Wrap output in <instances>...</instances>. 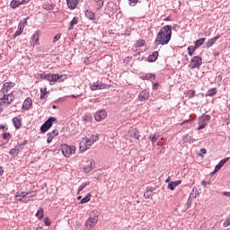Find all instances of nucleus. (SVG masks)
I'll return each mask as SVG.
<instances>
[{
	"label": "nucleus",
	"mask_w": 230,
	"mask_h": 230,
	"mask_svg": "<svg viewBox=\"0 0 230 230\" xmlns=\"http://www.w3.org/2000/svg\"><path fill=\"white\" fill-rule=\"evenodd\" d=\"M105 118H107V111L105 110H101L94 114V119L96 121H103Z\"/></svg>",
	"instance_id": "9"
},
{
	"label": "nucleus",
	"mask_w": 230,
	"mask_h": 230,
	"mask_svg": "<svg viewBox=\"0 0 230 230\" xmlns=\"http://www.w3.org/2000/svg\"><path fill=\"white\" fill-rule=\"evenodd\" d=\"M145 199H153L154 197V188L146 187L144 193Z\"/></svg>",
	"instance_id": "16"
},
{
	"label": "nucleus",
	"mask_w": 230,
	"mask_h": 230,
	"mask_svg": "<svg viewBox=\"0 0 230 230\" xmlns=\"http://www.w3.org/2000/svg\"><path fill=\"white\" fill-rule=\"evenodd\" d=\"M204 42H206V38H201L199 40H197L194 47H196V49H199V48H200V46H202V44H204Z\"/></svg>",
	"instance_id": "30"
},
{
	"label": "nucleus",
	"mask_w": 230,
	"mask_h": 230,
	"mask_svg": "<svg viewBox=\"0 0 230 230\" xmlns=\"http://www.w3.org/2000/svg\"><path fill=\"white\" fill-rule=\"evenodd\" d=\"M186 123H191V119H185L180 125L182 127V125H186Z\"/></svg>",
	"instance_id": "55"
},
{
	"label": "nucleus",
	"mask_w": 230,
	"mask_h": 230,
	"mask_svg": "<svg viewBox=\"0 0 230 230\" xmlns=\"http://www.w3.org/2000/svg\"><path fill=\"white\" fill-rule=\"evenodd\" d=\"M32 105H33V101L31 100V98L29 97L24 100L22 109L23 111H30Z\"/></svg>",
	"instance_id": "11"
},
{
	"label": "nucleus",
	"mask_w": 230,
	"mask_h": 230,
	"mask_svg": "<svg viewBox=\"0 0 230 230\" xmlns=\"http://www.w3.org/2000/svg\"><path fill=\"white\" fill-rule=\"evenodd\" d=\"M96 224H98V217H90L85 222L86 227H90V229H93V227H94V226H96Z\"/></svg>",
	"instance_id": "12"
},
{
	"label": "nucleus",
	"mask_w": 230,
	"mask_h": 230,
	"mask_svg": "<svg viewBox=\"0 0 230 230\" xmlns=\"http://www.w3.org/2000/svg\"><path fill=\"white\" fill-rule=\"evenodd\" d=\"M129 136H131V137L135 139V141H137V139H139L140 137L139 131L137 128L131 129L129 131Z\"/></svg>",
	"instance_id": "20"
},
{
	"label": "nucleus",
	"mask_w": 230,
	"mask_h": 230,
	"mask_svg": "<svg viewBox=\"0 0 230 230\" xmlns=\"http://www.w3.org/2000/svg\"><path fill=\"white\" fill-rule=\"evenodd\" d=\"M43 9L47 11H51L55 9V5L53 4H43Z\"/></svg>",
	"instance_id": "35"
},
{
	"label": "nucleus",
	"mask_w": 230,
	"mask_h": 230,
	"mask_svg": "<svg viewBox=\"0 0 230 230\" xmlns=\"http://www.w3.org/2000/svg\"><path fill=\"white\" fill-rule=\"evenodd\" d=\"M148 98H150V92L145 90L142 91L139 94H138V100L139 102H146V100H148Z\"/></svg>",
	"instance_id": "13"
},
{
	"label": "nucleus",
	"mask_w": 230,
	"mask_h": 230,
	"mask_svg": "<svg viewBox=\"0 0 230 230\" xmlns=\"http://www.w3.org/2000/svg\"><path fill=\"white\" fill-rule=\"evenodd\" d=\"M10 6L13 8V10H15L21 6V1L13 0L10 4Z\"/></svg>",
	"instance_id": "26"
},
{
	"label": "nucleus",
	"mask_w": 230,
	"mask_h": 230,
	"mask_svg": "<svg viewBox=\"0 0 230 230\" xmlns=\"http://www.w3.org/2000/svg\"><path fill=\"white\" fill-rule=\"evenodd\" d=\"M39 32L36 31L34 34H32L31 38V43L33 44V46H39L40 44V42L39 41Z\"/></svg>",
	"instance_id": "17"
},
{
	"label": "nucleus",
	"mask_w": 230,
	"mask_h": 230,
	"mask_svg": "<svg viewBox=\"0 0 230 230\" xmlns=\"http://www.w3.org/2000/svg\"><path fill=\"white\" fill-rule=\"evenodd\" d=\"M100 139V137L98 135H92L90 138L84 137V143H90L91 145L96 143Z\"/></svg>",
	"instance_id": "14"
},
{
	"label": "nucleus",
	"mask_w": 230,
	"mask_h": 230,
	"mask_svg": "<svg viewBox=\"0 0 230 230\" xmlns=\"http://www.w3.org/2000/svg\"><path fill=\"white\" fill-rule=\"evenodd\" d=\"M139 0H129V6H134L135 4H137V2Z\"/></svg>",
	"instance_id": "50"
},
{
	"label": "nucleus",
	"mask_w": 230,
	"mask_h": 230,
	"mask_svg": "<svg viewBox=\"0 0 230 230\" xmlns=\"http://www.w3.org/2000/svg\"><path fill=\"white\" fill-rule=\"evenodd\" d=\"M3 139H5L6 141H10V139H12V134H10V132L4 133Z\"/></svg>",
	"instance_id": "41"
},
{
	"label": "nucleus",
	"mask_w": 230,
	"mask_h": 230,
	"mask_svg": "<svg viewBox=\"0 0 230 230\" xmlns=\"http://www.w3.org/2000/svg\"><path fill=\"white\" fill-rule=\"evenodd\" d=\"M197 50V47L194 46H189L188 47V51H189V55L190 57H193V54L195 53V51Z\"/></svg>",
	"instance_id": "32"
},
{
	"label": "nucleus",
	"mask_w": 230,
	"mask_h": 230,
	"mask_svg": "<svg viewBox=\"0 0 230 230\" xmlns=\"http://www.w3.org/2000/svg\"><path fill=\"white\" fill-rule=\"evenodd\" d=\"M211 119V116L203 114L198 119V130H202L205 127H208V122Z\"/></svg>",
	"instance_id": "4"
},
{
	"label": "nucleus",
	"mask_w": 230,
	"mask_h": 230,
	"mask_svg": "<svg viewBox=\"0 0 230 230\" xmlns=\"http://www.w3.org/2000/svg\"><path fill=\"white\" fill-rule=\"evenodd\" d=\"M44 225L47 226V227H49V226H51V220H49V217H45L44 220Z\"/></svg>",
	"instance_id": "44"
},
{
	"label": "nucleus",
	"mask_w": 230,
	"mask_h": 230,
	"mask_svg": "<svg viewBox=\"0 0 230 230\" xmlns=\"http://www.w3.org/2000/svg\"><path fill=\"white\" fill-rule=\"evenodd\" d=\"M159 57V52L155 51L149 57L147 58L148 62H155L157 60V58Z\"/></svg>",
	"instance_id": "23"
},
{
	"label": "nucleus",
	"mask_w": 230,
	"mask_h": 230,
	"mask_svg": "<svg viewBox=\"0 0 230 230\" xmlns=\"http://www.w3.org/2000/svg\"><path fill=\"white\" fill-rule=\"evenodd\" d=\"M142 80H155V75L154 74H146L145 75H142Z\"/></svg>",
	"instance_id": "28"
},
{
	"label": "nucleus",
	"mask_w": 230,
	"mask_h": 230,
	"mask_svg": "<svg viewBox=\"0 0 230 230\" xmlns=\"http://www.w3.org/2000/svg\"><path fill=\"white\" fill-rule=\"evenodd\" d=\"M201 185L204 186V188H206V185H207L206 181H201Z\"/></svg>",
	"instance_id": "64"
},
{
	"label": "nucleus",
	"mask_w": 230,
	"mask_h": 230,
	"mask_svg": "<svg viewBox=\"0 0 230 230\" xmlns=\"http://www.w3.org/2000/svg\"><path fill=\"white\" fill-rule=\"evenodd\" d=\"M227 161H229V157L222 159L218 164H219V165H221V167H223L224 164H226V163H227Z\"/></svg>",
	"instance_id": "46"
},
{
	"label": "nucleus",
	"mask_w": 230,
	"mask_h": 230,
	"mask_svg": "<svg viewBox=\"0 0 230 230\" xmlns=\"http://www.w3.org/2000/svg\"><path fill=\"white\" fill-rule=\"evenodd\" d=\"M0 130H8V128H6V126L1 124L0 125Z\"/></svg>",
	"instance_id": "58"
},
{
	"label": "nucleus",
	"mask_w": 230,
	"mask_h": 230,
	"mask_svg": "<svg viewBox=\"0 0 230 230\" xmlns=\"http://www.w3.org/2000/svg\"><path fill=\"white\" fill-rule=\"evenodd\" d=\"M22 119L21 118V116H17L13 119V123L16 129H19L22 127Z\"/></svg>",
	"instance_id": "15"
},
{
	"label": "nucleus",
	"mask_w": 230,
	"mask_h": 230,
	"mask_svg": "<svg viewBox=\"0 0 230 230\" xmlns=\"http://www.w3.org/2000/svg\"><path fill=\"white\" fill-rule=\"evenodd\" d=\"M75 24H78V18L74 17L69 23L68 31H71V30H73V26H75Z\"/></svg>",
	"instance_id": "31"
},
{
	"label": "nucleus",
	"mask_w": 230,
	"mask_h": 230,
	"mask_svg": "<svg viewBox=\"0 0 230 230\" xmlns=\"http://www.w3.org/2000/svg\"><path fill=\"white\" fill-rule=\"evenodd\" d=\"M172 40V26L165 25L162 27L156 35L155 46H166Z\"/></svg>",
	"instance_id": "1"
},
{
	"label": "nucleus",
	"mask_w": 230,
	"mask_h": 230,
	"mask_svg": "<svg viewBox=\"0 0 230 230\" xmlns=\"http://www.w3.org/2000/svg\"><path fill=\"white\" fill-rule=\"evenodd\" d=\"M182 181L181 180H177L176 181H171L167 188L168 190H171V191H173V190H175V188H177V186H179V184H181Z\"/></svg>",
	"instance_id": "18"
},
{
	"label": "nucleus",
	"mask_w": 230,
	"mask_h": 230,
	"mask_svg": "<svg viewBox=\"0 0 230 230\" xmlns=\"http://www.w3.org/2000/svg\"><path fill=\"white\" fill-rule=\"evenodd\" d=\"M58 134V129H54L51 133H49L48 136H52V137H57Z\"/></svg>",
	"instance_id": "47"
},
{
	"label": "nucleus",
	"mask_w": 230,
	"mask_h": 230,
	"mask_svg": "<svg viewBox=\"0 0 230 230\" xmlns=\"http://www.w3.org/2000/svg\"><path fill=\"white\" fill-rule=\"evenodd\" d=\"M218 39H220V36H216V37L208 40L207 44H206V48H211V46L216 44V42H217V40H218Z\"/></svg>",
	"instance_id": "22"
},
{
	"label": "nucleus",
	"mask_w": 230,
	"mask_h": 230,
	"mask_svg": "<svg viewBox=\"0 0 230 230\" xmlns=\"http://www.w3.org/2000/svg\"><path fill=\"white\" fill-rule=\"evenodd\" d=\"M205 154H208V151L206 150V148H201V149L199 150V153L198 154V155H199V157H204Z\"/></svg>",
	"instance_id": "43"
},
{
	"label": "nucleus",
	"mask_w": 230,
	"mask_h": 230,
	"mask_svg": "<svg viewBox=\"0 0 230 230\" xmlns=\"http://www.w3.org/2000/svg\"><path fill=\"white\" fill-rule=\"evenodd\" d=\"M19 152L20 149L15 146V148H13L9 151V154L10 155H12V157H17V155H19Z\"/></svg>",
	"instance_id": "29"
},
{
	"label": "nucleus",
	"mask_w": 230,
	"mask_h": 230,
	"mask_svg": "<svg viewBox=\"0 0 230 230\" xmlns=\"http://www.w3.org/2000/svg\"><path fill=\"white\" fill-rule=\"evenodd\" d=\"M4 173V170L3 169V166L0 165V175H3Z\"/></svg>",
	"instance_id": "63"
},
{
	"label": "nucleus",
	"mask_w": 230,
	"mask_h": 230,
	"mask_svg": "<svg viewBox=\"0 0 230 230\" xmlns=\"http://www.w3.org/2000/svg\"><path fill=\"white\" fill-rule=\"evenodd\" d=\"M89 184H91L90 181H85L84 183H82L79 187H78V193H80V191H82L84 190V188H85L86 186H89Z\"/></svg>",
	"instance_id": "39"
},
{
	"label": "nucleus",
	"mask_w": 230,
	"mask_h": 230,
	"mask_svg": "<svg viewBox=\"0 0 230 230\" xmlns=\"http://www.w3.org/2000/svg\"><path fill=\"white\" fill-rule=\"evenodd\" d=\"M187 97L188 98H194L195 97V90H189L187 92Z\"/></svg>",
	"instance_id": "42"
},
{
	"label": "nucleus",
	"mask_w": 230,
	"mask_h": 230,
	"mask_svg": "<svg viewBox=\"0 0 230 230\" xmlns=\"http://www.w3.org/2000/svg\"><path fill=\"white\" fill-rule=\"evenodd\" d=\"M31 0H22L20 1V6H22V4H28Z\"/></svg>",
	"instance_id": "52"
},
{
	"label": "nucleus",
	"mask_w": 230,
	"mask_h": 230,
	"mask_svg": "<svg viewBox=\"0 0 230 230\" xmlns=\"http://www.w3.org/2000/svg\"><path fill=\"white\" fill-rule=\"evenodd\" d=\"M217 94V88H212L207 92V96H215Z\"/></svg>",
	"instance_id": "40"
},
{
	"label": "nucleus",
	"mask_w": 230,
	"mask_h": 230,
	"mask_svg": "<svg viewBox=\"0 0 230 230\" xmlns=\"http://www.w3.org/2000/svg\"><path fill=\"white\" fill-rule=\"evenodd\" d=\"M53 121H57V118L50 117L40 128L41 132H48L53 127Z\"/></svg>",
	"instance_id": "6"
},
{
	"label": "nucleus",
	"mask_w": 230,
	"mask_h": 230,
	"mask_svg": "<svg viewBox=\"0 0 230 230\" xmlns=\"http://www.w3.org/2000/svg\"><path fill=\"white\" fill-rule=\"evenodd\" d=\"M202 66V58L195 56L191 58L189 67L190 69H199Z\"/></svg>",
	"instance_id": "5"
},
{
	"label": "nucleus",
	"mask_w": 230,
	"mask_h": 230,
	"mask_svg": "<svg viewBox=\"0 0 230 230\" xmlns=\"http://www.w3.org/2000/svg\"><path fill=\"white\" fill-rule=\"evenodd\" d=\"M111 87L110 84L95 82L93 84H90V88L92 91H98L102 89H109Z\"/></svg>",
	"instance_id": "7"
},
{
	"label": "nucleus",
	"mask_w": 230,
	"mask_h": 230,
	"mask_svg": "<svg viewBox=\"0 0 230 230\" xmlns=\"http://www.w3.org/2000/svg\"><path fill=\"white\" fill-rule=\"evenodd\" d=\"M89 148H91V145L87 146V145H80L79 146V151L81 153L85 152L86 150H89Z\"/></svg>",
	"instance_id": "36"
},
{
	"label": "nucleus",
	"mask_w": 230,
	"mask_h": 230,
	"mask_svg": "<svg viewBox=\"0 0 230 230\" xmlns=\"http://www.w3.org/2000/svg\"><path fill=\"white\" fill-rule=\"evenodd\" d=\"M13 87H15V83L13 82H7L3 84L0 91V102H2V103L10 105V103L15 100V97L12 93H8V92L12 91Z\"/></svg>",
	"instance_id": "2"
},
{
	"label": "nucleus",
	"mask_w": 230,
	"mask_h": 230,
	"mask_svg": "<svg viewBox=\"0 0 230 230\" xmlns=\"http://www.w3.org/2000/svg\"><path fill=\"white\" fill-rule=\"evenodd\" d=\"M60 37H62L61 34H57V35L54 37L53 42H57V41L60 39Z\"/></svg>",
	"instance_id": "54"
},
{
	"label": "nucleus",
	"mask_w": 230,
	"mask_h": 230,
	"mask_svg": "<svg viewBox=\"0 0 230 230\" xmlns=\"http://www.w3.org/2000/svg\"><path fill=\"white\" fill-rule=\"evenodd\" d=\"M222 169V165L220 164H217L216 166H215V172H218L219 170Z\"/></svg>",
	"instance_id": "53"
},
{
	"label": "nucleus",
	"mask_w": 230,
	"mask_h": 230,
	"mask_svg": "<svg viewBox=\"0 0 230 230\" xmlns=\"http://www.w3.org/2000/svg\"><path fill=\"white\" fill-rule=\"evenodd\" d=\"M223 195H224L225 197H230V191H229V192H227V191H223Z\"/></svg>",
	"instance_id": "62"
},
{
	"label": "nucleus",
	"mask_w": 230,
	"mask_h": 230,
	"mask_svg": "<svg viewBox=\"0 0 230 230\" xmlns=\"http://www.w3.org/2000/svg\"><path fill=\"white\" fill-rule=\"evenodd\" d=\"M35 217H37L39 220H42V218H44V208H40Z\"/></svg>",
	"instance_id": "27"
},
{
	"label": "nucleus",
	"mask_w": 230,
	"mask_h": 230,
	"mask_svg": "<svg viewBox=\"0 0 230 230\" xmlns=\"http://www.w3.org/2000/svg\"><path fill=\"white\" fill-rule=\"evenodd\" d=\"M23 26H26V24H28V19L24 18L22 23Z\"/></svg>",
	"instance_id": "59"
},
{
	"label": "nucleus",
	"mask_w": 230,
	"mask_h": 230,
	"mask_svg": "<svg viewBox=\"0 0 230 230\" xmlns=\"http://www.w3.org/2000/svg\"><path fill=\"white\" fill-rule=\"evenodd\" d=\"M53 74H46L45 80H48L51 85Z\"/></svg>",
	"instance_id": "45"
},
{
	"label": "nucleus",
	"mask_w": 230,
	"mask_h": 230,
	"mask_svg": "<svg viewBox=\"0 0 230 230\" xmlns=\"http://www.w3.org/2000/svg\"><path fill=\"white\" fill-rule=\"evenodd\" d=\"M40 78L46 80V74H40Z\"/></svg>",
	"instance_id": "61"
},
{
	"label": "nucleus",
	"mask_w": 230,
	"mask_h": 230,
	"mask_svg": "<svg viewBox=\"0 0 230 230\" xmlns=\"http://www.w3.org/2000/svg\"><path fill=\"white\" fill-rule=\"evenodd\" d=\"M67 76L66 75L52 74L51 85H55L56 82H64Z\"/></svg>",
	"instance_id": "10"
},
{
	"label": "nucleus",
	"mask_w": 230,
	"mask_h": 230,
	"mask_svg": "<svg viewBox=\"0 0 230 230\" xmlns=\"http://www.w3.org/2000/svg\"><path fill=\"white\" fill-rule=\"evenodd\" d=\"M14 200H18L19 202H22L23 204H26L27 202H29L30 198H28L27 200L22 199V197H21V193L16 192L14 195Z\"/></svg>",
	"instance_id": "24"
},
{
	"label": "nucleus",
	"mask_w": 230,
	"mask_h": 230,
	"mask_svg": "<svg viewBox=\"0 0 230 230\" xmlns=\"http://www.w3.org/2000/svg\"><path fill=\"white\" fill-rule=\"evenodd\" d=\"M48 94V88L44 87L40 89V100H44Z\"/></svg>",
	"instance_id": "33"
},
{
	"label": "nucleus",
	"mask_w": 230,
	"mask_h": 230,
	"mask_svg": "<svg viewBox=\"0 0 230 230\" xmlns=\"http://www.w3.org/2000/svg\"><path fill=\"white\" fill-rule=\"evenodd\" d=\"M22 31H24V25L22 24V22H21L18 25V30L14 32L13 37H19V35H22Z\"/></svg>",
	"instance_id": "21"
},
{
	"label": "nucleus",
	"mask_w": 230,
	"mask_h": 230,
	"mask_svg": "<svg viewBox=\"0 0 230 230\" xmlns=\"http://www.w3.org/2000/svg\"><path fill=\"white\" fill-rule=\"evenodd\" d=\"M91 200V194H87L84 198L81 199V204H87Z\"/></svg>",
	"instance_id": "38"
},
{
	"label": "nucleus",
	"mask_w": 230,
	"mask_h": 230,
	"mask_svg": "<svg viewBox=\"0 0 230 230\" xmlns=\"http://www.w3.org/2000/svg\"><path fill=\"white\" fill-rule=\"evenodd\" d=\"M84 14L90 21H94V13L93 11L86 10Z\"/></svg>",
	"instance_id": "25"
},
{
	"label": "nucleus",
	"mask_w": 230,
	"mask_h": 230,
	"mask_svg": "<svg viewBox=\"0 0 230 230\" xmlns=\"http://www.w3.org/2000/svg\"><path fill=\"white\" fill-rule=\"evenodd\" d=\"M96 10H102L103 8V0H95Z\"/></svg>",
	"instance_id": "37"
},
{
	"label": "nucleus",
	"mask_w": 230,
	"mask_h": 230,
	"mask_svg": "<svg viewBox=\"0 0 230 230\" xmlns=\"http://www.w3.org/2000/svg\"><path fill=\"white\" fill-rule=\"evenodd\" d=\"M151 141H152V143H155V141H157V137H155V136L152 137Z\"/></svg>",
	"instance_id": "60"
},
{
	"label": "nucleus",
	"mask_w": 230,
	"mask_h": 230,
	"mask_svg": "<svg viewBox=\"0 0 230 230\" xmlns=\"http://www.w3.org/2000/svg\"><path fill=\"white\" fill-rule=\"evenodd\" d=\"M153 89H154L155 91H157V89H159V83L154 84H153Z\"/></svg>",
	"instance_id": "57"
},
{
	"label": "nucleus",
	"mask_w": 230,
	"mask_h": 230,
	"mask_svg": "<svg viewBox=\"0 0 230 230\" xmlns=\"http://www.w3.org/2000/svg\"><path fill=\"white\" fill-rule=\"evenodd\" d=\"M61 152L66 157H70L76 152V147L74 145H61Z\"/></svg>",
	"instance_id": "3"
},
{
	"label": "nucleus",
	"mask_w": 230,
	"mask_h": 230,
	"mask_svg": "<svg viewBox=\"0 0 230 230\" xmlns=\"http://www.w3.org/2000/svg\"><path fill=\"white\" fill-rule=\"evenodd\" d=\"M28 195H30V192H26V191H22L20 193V196L22 197V199H24L25 197H28Z\"/></svg>",
	"instance_id": "49"
},
{
	"label": "nucleus",
	"mask_w": 230,
	"mask_h": 230,
	"mask_svg": "<svg viewBox=\"0 0 230 230\" xmlns=\"http://www.w3.org/2000/svg\"><path fill=\"white\" fill-rule=\"evenodd\" d=\"M31 0H22L20 1V6H22V4H28Z\"/></svg>",
	"instance_id": "51"
},
{
	"label": "nucleus",
	"mask_w": 230,
	"mask_h": 230,
	"mask_svg": "<svg viewBox=\"0 0 230 230\" xmlns=\"http://www.w3.org/2000/svg\"><path fill=\"white\" fill-rule=\"evenodd\" d=\"M94 168H96V163L93 159H88L85 166L84 167V172L85 173H91Z\"/></svg>",
	"instance_id": "8"
},
{
	"label": "nucleus",
	"mask_w": 230,
	"mask_h": 230,
	"mask_svg": "<svg viewBox=\"0 0 230 230\" xmlns=\"http://www.w3.org/2000/svg\"><path fill=\"white\" fill-rule=\"evenodd\" d=\"M230 226V217H228L224 223L223 227H229Z\"/></svg>",
	"instance_id": "48"
},
{
	"label": "nucleus",
	"mask_w": 230,
	"mask_h": 230,
	"mask_svg": "<svg viewBox=\"0 0 230 230\" xmlns=\"http://www.w3.org/2000/svg\"><path fill=\"white\" fill-rule=\"evenodd\" d=\"M53 137H55L49 135V137L47 138V143H51V141H53Z\"/></svg>",
	"instance_id": "56"
},
{
	"label": "nucleus",
	"mask_w": 230,
	"mask_h": 230,
	"mask_svg": "<svg viewBox=\"0 0 230 230\" xmlns=\"http://www.w3.org/2000/svg\"><path fill=\"white\" fill-rule=\"evenodd\" d=\"M145 44H146V42L145 41V40H138L136 44H135V48H143V46H145Z\"/></svg>",
	"instance_id": "34"
},
{
	"label": "nucleus",
	"mask_w": 230,
	"mask_h": 230,
	"mask_svg": "<svg viewBox=\"0 0 230 230\" xmlns=\"http://www.w3.org/2000/svg\"><path fill=\"white\" fill-rule=\"evenodd\" d=\"M66 4L70 10H75L78 6V0H66Z\"/></svg>",
	"instance_id": "19"
}]
</instances>
